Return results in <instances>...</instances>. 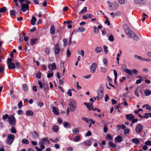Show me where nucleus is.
<instances>
[{"instance_id": "nucleus-39", "label": "nucleus", "mask_w": 151, "mask_h": 151, "mask_svg": "<svg viewBox=\"0 0 151 151\" xmlns=\"http://www.w3.org/2000/svg\"><path fill=\"white\" fill-rule=\"evenodd\" d=\"M72 132L74 134H77L79 132V130L78 128L74 129L72 130Z\"/></svg>"}, {"instance_id": "nucleus-29", "label": "nucleus", "mask_w": 151, "mask_h": 151, "mask_svg": "<svg viewBox=\"0 0 151 151\" xmlns=\"http://www.w3.org/2000/svg\"><path fill=\"white\" fill-rule=\"evenodd\" d=\"M82 143L83 144L85 143L86 145H87L88 147L90 146L91 145L90 140H87L85 142H83Z\"/></svg>"}, {"instance_id": "nucleus-52", "label": "nucleus", "mask_w": 151, "mask_h": 151, "mask_svg": "<svg viewBox=\"0 0 151 151\" xmlns=\"http://www.w3.org/2000/svg\"><path fill=\"white\" fill-rule=\"evenodd\" d=\"M9 116L8 115V114H6L4 115V116H3L2 117V119L4 120H5L7 118L8 119H9Z\"/></svg>"}, {"instance_id": "nucleus-5", "label": "nucleus", "mask_w": 151, "mask_h": 151, "mask_svg": "<svg viewBox=\"0 0 151 151\" xmlns=\"http://www.w3.org/2000/svg\"><path fill=\"white\" fill-rule=\"evenodd\" d=\"M19 3L21 4V6L22 7L21 11L23 12H25L27 9H28L29 6L27 4H23V2L25 0H19Z\"/></svg>"}, {"instance_id": "nucleus-43", "label": "nucleus", "mask_w": 151, "mask_h": 151, "mask_svg": "<svg viewBox=\"0 0 151 151\" xmlns=\"http://www.w3.org/2000/svg\"><path fill=\"white\" fill-rule=\"evenodd\" d=\"M6 7H4L0 9V12L3 13L5 12L6 10Z\"/></svg>"}, {"instance_id": "nucleus-49", "label": "nucleus", "mask_w": 151, "mask_h": 151, "mask_svg": "<svg viewBox=\"0 0 151 151\" xmlns=\"http://www.w3.org/2000/svg\"><path fill=\"white\" fill-rule=\"evenodd\" d=\"M138 116L141 118H145L147 119L149 118V116H147V115H145V116H142L140 114H139L138 115Z\"/></svg>"}, {"instance_id": "nucleus-44", "label": "nucleus", "mask_w": 151, "mask_h": 151, "mask_svg": "<svg viewBox=\"0 0 151 151\" xmlns=\"http://www.w3.org/2000/svg\"><path fill=\"white\" fill-rule=\"evenodd\" d=\"M50 52V49L49 48L47 47L45 49V52L47 55H49Z\"/></svg>"}, {"instance_id": "nucleus-63", "label": "nucleus", "mask_w": 151, "mask_h": 151, "mask_svg": "<svg viewBox=\"0 0 151 151\" xmlns=\"http://www.w3.org/2000/svg\"><path fill=\"white\" fill-rule=\"evenodd\" d=\"M132 73L134 74H137L138 73V71L136 69H133L132 70Z\"/></svg>"}, {"instance_id": "nucleus-51", "label": "nucleus", "mask_w": 151, "mask_h": 151, "mask_svg": "<svg viewBox=\"0 0 151 151\" xmlns=\"http://www.w3.org/2000/svg\"><path fill=\"white\" fill-rule=\"evenodd\" d=\"M103 47L104 52L106 54L108 53V51L107 49V47L106 46L104 45L103 46Z\"/></svg>"}, {"instance_id": "nucleus-60", "label": "nucleus", "mask_w": 151, "mask_h": 151, "mask_svg": "<svg viewBox=\"0 0 151 151\" xmlns=\"http://www.w3.org/2000/svg\"><path fill=\"white\" fill-rule=\"evenodd\" d=\"M145 144L147 145H151V141H146L145 142Z\"/></svg>"}, {"instance_id": "nucleus-33", "label": "nucleus", "mask_w": 151, "mask_h": 151, "mask_svg": "<svg viewBox=\"0 0 151 151\" xmlns=\"http://www.w3.org/2000/svg\"><path fill=\"white\" fill-rule=\"evenodd\" d=\"M107 69L104 67H101L100 68L101 72L102 73H105L107 71Z\"/></svg>"}, {"instance_id": "nucleus-21", "label": "nucleus", "mask_w": 151, "mask_h": 151, "mask_svg": "<svg viewBox=\"0 0 151 151\" xmlns=\"http://www.w3.org/2000/svg\"><path fill=\"white\" fill-rule=\"evenodd\" d=\"M132 142L137 145L140 143L139 139L136 138H133L132 139Z\"/></svg>"}, {"instance_id": "nucleus-8", "label": "nucleus", "mask_w": 151, "mask_h": 151, "mask_svg": "<svg viewBox=\"0 0 151 151\" xmlns=\"http://www.w3.org/2000/svg\"><path fill=\"white\" fill-rule=\"evenodd\" d=\"M97 65L96 63L93 62L92 63L90 68V72L91 73H94L97 68Z\"/></svg>"}, {"instance_id": "nucleus-58", "label": "nucleus", "mask_w": 151, "mask_h": 151, "mask_svg": "<svg viewBox=\"0 0 151 151\" xmlns=\"http://www.w3.org/2000/svg\"><path fill=\"white\" fill-rule=\"evenodd\" d=\"M129 132V129H126L124 130V134H128Z\"/></svg>"}, {"instance_id": "nucleus-46", "label": "nucleus", "mask_w": 151, "mask_h": 151, "mask_svg": "<svg viewBox=\"0 0 151 151\" xmlns=\"http://www.w3.org/2000/svg\"><path fill=\"white\" fill-rule=\"evenodd\" d=\"M11 132L13 133H16V131L15 129V127L12 126L11 129Z\"/></svg>"}, {"instance_id": "nucleus-40", "label": "nucleus", "mask_w": 151, "mask_h": 151, "mask_svg": "<svg viewBox=\"0 0 151 151\" xmlns=\"http://www.w3.org/2000/svg\"><path fill=\"white\" fill-rule=\"evenodd\" d=\"M82 119L83 120L86 121L87 123L89 122H90V119L86 117H83Z\"/></svg>"}, {"instance_id": "nucleus-10", "label": "nucleus", "mask_w": 151, "mask_h": 151, "mask_svg": "<svg viewBox=\"0 0 151 151\" xmlns=\"http://www.w3.org/2000/svg\"><path fill=\"white\" fill-rule=\"evenodd\" d=\"M142 129V126L140 124H138L136 127L135 128V131L136 132L139 133L140 132Z\"/></svg>"}, {"instance_id": "nucleus-42", "label": "nucleus", "mask_w": 151, "mask_h": 151, "mask_svg": "<svg viewBox=\"0 0 151 151\" xmlns=\"http://www.w3.org/2000/svg\"><path fill=\"white\" fill-rule=\"evenodd\" d=\"M64 62L63 61L60 62V68L61 69L64 68Z\"/></svg>"}, {"instance_id": "nucleus-3", "label": "nucleus", "mask_w": 151, "mask_h": 151, "mask_svg": "<svg viewBox=\"0 0 151 151\" xmlns=\"http://www.w3.org/2000/svg\"><path fill=\"white\" fill-rule=\"evenodd\" d=\"M8 121L9 124L12 126L15 125L16 119L14 116L12 115H10L9 117Z\"/></svg>"}, {"instance_id": "nucleus-15", "label": "nucleus", "mask_w": 151, "mask_h": 151, "mask_svg": "<svg viewBox=\"0 0 151 151\" xmlns=\"http://www.w3.org/2000/svg\"><path fill=\"white\" fill-rule=\"evenodd\" d=\"M52 108V111L55 114L57 115H58L59 114V113L58 108L56 107L53 106Z\"/></svg>"}, {"instance_id": "nucleus-38", "label": "nucleus", "mask_w": 151, "mask_h": 151, "mask_svg": "<svg viewBox=\"0 0 151 151\" xmlns=\"http://www.w3.org/2000/svg\"><path fill=\"white\" fill-rule=\"evenodd\" d=\"M108 143L110 147L114 148L116 147V145L113 142H109Z\"/></svg>"}, {"instance_id": "nucleus-34", "label": "nucleus", "mask_w": 151, "mask_h": 151, "mask_svg": "<svg viewBox=\"0 0 151 151\" xmlns=\"http://www.w3.org/2000/svg\"><path fill=\"white\" fill-rule=\"evenodd\" d=\"M110 42H113L114 40V38L112 35H110L108 38Z\"/></svg>"}, {"instance_id": "nucleus-11", "label": "nucleus", "mask_w": 151, "mask_h": 151, "mask_svg": "<svg viewBox=\"0 0 151 151\" xmlns=\"http://www.w3.org/2000/svg\"><path fill=\"white\" fill-rule=\"evenodd\" d=\"M55 49V53L57 55L60 52V49L59 47V45L58 43L56 44L54 47Z\"/></svg>"}, {"instance_id": "nucleus-1", "label": "nucleus", "mask_w": 151, "mask_h": 151, "mask_svg": "<svg viewBox=\"0 0 151 151\" xmlns=\"http://www.w3.org/2000/svg\"><path fill=\"white\" fill-rule=\"evenodd\" d=\"M125 31L129 38H133L136 40H139V37L136 35L135 33L133 32L130 30L128 27L126 28Z\"/></svg>"}, {"instance_id": "nucleus-32", "label": "nucleus", "mask_w": 151, "mask_h": 151, "mask_svg": "<svg viewBox=\"0 0 151 151\" xmlns=\"http://www.w3.org/2000/svg\"><path fill=\"white\" fill-rule=\"evenodd\" d=\"M80 136L79 135H77L76 137H74L73 139V141L75 142L78 141L80 139Z\"/></svg>"}, {"instance_id": "nucleus-24", "label": "nucleus", "mask_w": 151, "mask_h": 151, "mask_svg": "<svg viewBox=\"0 0 151 151\" xmlns=\"http://www.w3.org/2000/svg\"><path fill=\"white\" fill-rule=\"evenodd\" d=\"M36 21V19L34 17H32L31 20V23L32 25H34Z\"/></svg>"}, {"instance_id": "nucleus-12", "label": "nucleus", "mask_w": 151, "mask_h": 151, "mask_svg": "<svg viewBox=\"0 0 151 151\" xmlns=\"http://www.w3.org/2000/svg\"><path fill=\"white\" fill-rule=\"evenodd\" d=\"M48 68L49 69L52 70H55L57 68L56 64L55 63L49 65Z\"/></svg>"}, {"instance_id": "nucleus-57", "label": "nucleus", "mask_w": 151, "mask_h": 151, "mask_svg": "<svg viewBox=\"0 0 151 151\" xmlns=\"http://www.w3.org/2000/svg\"><path fill=\"white\" fill-rule=\"evenodd\" d=\"M94 32L95 34H96L98 33V32L99 31V29L98 28L96 27H94Z\"/></svg>"}, {"instance_id": "nucleus-50", "label": "nucleus", "mask_w": 151, "mask_h": 151, "mask_svg": "<svg viewBox=\"0 0 151 151\" xmlns=\"http://www.w3.org/2000/svg\"><path fill=\"white\" fill-rule=\"evenodd\" d=\"M114 75L115 76L114 81H115V83H116V79L117 78V73L115 70H114Z\"/></svg>"}, {"instance_id": "nucleus-14", "label": "nucleus", "mask_w": 151, "mask_h": 151, "mask_svg": "<svg viewBox=\"0 0 151 151\" xmlns=\"http://www.w3.org/2000/svg\"><path fill=\"white\" fill-rule=\"evenodd\" d=\"M134 2L136 4L141 5L145 3V0H134Z\"/></svg>"}, {"instance_id": "nucleus-7", "label": "nucleus", "mask_w": 151, "mask_h": 151, "mask_svg": "<svg viewBox=\"0 0 151 151\" xmlns=\"http://www.w3.org/2000/svg\"><path fill=\"white\" fill-rule=\"evenodd\" d=\"M69 105L71 111H74L76 107V104L75 102L73 101H70Z\"/></svg>"}, {"instance_id": "nucleus-35", "label": "nucleus", "mask_w": 151, "mask_h": 151, "mask_svg": "<svg viewBox=\"0 0 151 151\" xmlns=\"http://www.w3.org/2000/svg\"><path fill=\"white\" fill-rule=\"evenodd\" d=\"M80 52V50H78L77 51V52L78 54H79L80 55H82V56L83 57H84V54H85V52H84V51L83 50H81V53H79Z\"/></svg>"}, {"instance_id": "nucleus-20", "label": "nucleus", "mask_w": 151, "mask_h": 151, "mask_svg": "<svg viewBox=\"0 0 151 151\" xmlns=\"http://www.w3.org/2000/svg\"><path fill=\"white\" fill-rule=\"evenodd\" d=\"M59 127L57 125H54L52 127V129L54 132H57L58 130Z\"/></svg>"}, {"instance_id": "nucleus-45", "label": "nucleus", "mask_w": 151, "mask_h": 151, "mask_svg": "<svg viewBox=\"0 0 151 151\" xmlns=\"http://www.w3.org/2000/svg\"><path fill=\"white\" fill-rule=\"evenodd\" d=\"M16 12L14 10H12L10 11V15L11 16H14L15 15Z\"/></svg>"}, {"instance_id": "nucleus-47", "label": "nucleus", "mask_w": 151, "mask_h": 151, "mask_svg": "<svg viewBox=\"0 0 151 151\" xmlns=\"http://www.w3.org/2000/svg\"><path fill=\"white\" fill-rule=\"evenodd\" d=\"M53 76V72L52 71V73H48L47 74V77L49 78L52 77Z\"/></svg>"}, {"instance_id": "nucleus-41", "label": "nucleus", "mask_w": 151, "mask_h": 151, "mask_svg": "<svg viewBox=\"0 0 151 151\" xmlns=\"http://www.w3.org/2000/svg\"><path fill=\"white\" fill-rule=\"evenodd\" d=\"M22 87L23 90L25 91H27L28 90V87L26 84H24L23 85Z\"/></svg>"}, {"instance_id": "nucleus-6", "label": "nucleus", "mask_w": 151, "mask_h": 151, "mask_svg": "<svg viewBox=\"0 0 151 151\" xmlns=\"http://www.w3.org/2000/svg\"><path fill=\"white\" fill-rule=\"evenodd\" d=\"M119 6V5L117 3H112L110 4L108 8L109 10L113 11L117 9Z\"/></svg>"}, {"instance_id": "nucleus-17", "label": "nucleus", "mask_w": 151, "mask_h": 151, "mask_svg": "<svg viewBox=\"0 0 151 151\" xmlns=\"http://www.w3.org/2000/svg\"><path fill=\"white\" fill-rule=\"evenodd\" d=\"M8 64V68L9 69H12L15 68V64L13 63H9Z\"/></svg>"}, {"instance_id": "nucleus-16", "label": "nucleus", "mask_w": 151, "mask_h": 151, "mask_svg": "<svg viewBox=\"0 0 151 151\" xmlns=\"http://www.w3.org/2000/svg\"><path fill=\"white\" fill-rule=\"evenodd\" d=\"M37 40V38H32L30 41V43L31 45H35Z\"/></svg>"}, {"instance_id": "nucleus-19", "label": "nucleus", "mask_w": 151, "mask_h": 151, "mask_svg": "<svg viewBox=\"0 0 151 151\" xmlns=\"http://www.w3.org/2000/svg\"><path fill=\"white\" fill-rule=\"evenodd\" d=\"M95 51L96 53H99L103 51L102 48L100 47H97L95 50Z\"/></svg>"}, {"instance_id": "nucleus-26", "label": "nucleus", "mask_w": 151, "mask_h": 151, "mask_svg": "<svg viewBox=\"0 0 151 151\" xmlns=\"http://www.w3.org/2000/svg\"><path fill=\"white\" fill-rule=\"evenodd\" d=\"M26 114L27 116H32L34 114L33 111L29 110L27 111Z\"/></svg>"}, {"instance_id": "nucleus-25", "label": "nucleus", "mask_w": 151, "mask_h": 151, "mask_svg": "<svg viewBox=\"0 0 151 151\" xmlns=\"http://www.w3.org/2000/svg\"><path fill=\"white\" fill-rule=\"evenodd\" d=\"M85 29L83 27L80 26L78 28V30L77 32H83L85 31Z\"/></svg>"}, {"instance_id": "nucleus-31", "label": "nucleus", "mask_w": 151, "mask_h": 151, "mask_svg": "<svg viewBox=\"0 0 151 151\" xmlns=\"http://www.w3.org/2000/svg\"><path fill=\"white\" fill-rule=\"evenodd\" d=\"M143 108L146 107V109L147 110H151V107L148 104H145L143 106Z\"/></svg>"}, {"instance_id": "nucleus-36", "label": "nucleus", "mask_w": 151, "mask_h": 151, "mask_svg": "<svg viewBox=\"0 0 151 151\" xmlns=\"http://www.w3.org/2000/svg\"><path fill=\"white\" fill-rule=\"evenodd\" d=\"M22 142L23 144H28L29 142L28 140L26 139H23L22 141Z\"/></svg>"}, {"instance_id": "nucleus-59", "label": "nucleus", "mask_w": 151, "mask_h": 151, "mask_svg": "<svg viewBox=\"0 0 151 151\" xmlns=\"http://www.w3.org/2000/svg\"><path fill=\"white\" fill-rule=\"evenodd\" d=\"M15 64L16 65L17 67L19 69H20L21 66L20 63L19 62H16L15 63Z\"/></svg>"}, {"instance_id": "nucleus-64", "label": "nucleus", "mask_w": 151, "mask_h": 151, "mask_svg": "<svg viewBox=\"0 0 151 151\" xmlns=\"http://www.w3.org/2000/svg\"><path fill=\"white\" fill-rule=\"evenodd\" d=\"M22 106V102L20 101L18 103V107L19 109H20L21 108Z\"/></svg>"}, {"instance_id": "nucleus-28", "label": "nucleus", "mask_w": 151, "mask_h": 151, "mask_svg": "<svg viewBox=\"0 0 151 151\" xmlns=\"http://www.w3.org/2000/svg\"><path fill=\"white\" fill-rule=\"evenodd\" d=\"M87 11V8L86 7H84L83 9L81 10L79 13V14H82L85 13Z\"/></svg>"}, {"instance_id": "nucleus-62", "label": "nucleus", "mask_w": 151, "mask_h": 151, "mask_svg": "<svg viewBox=\"0 0 151 151\" xmlns=\"http://www.w3.org/2000/svg\"><path fill=\"white\" fill-rule=\"evenodd\" d=\"M12 60H13L11 58H8L7 61V63L8 64L12 63Z\"/></svg>"}, {"instance_id": "nucleus-55", "label": "nucleus", "mask_w": 151, "mask_h": 151, "mask_svg": "<svg viewBox=\"0 0 151 151\" xmlns=\"http://www.w3.org/2000/svg\"><path fill=\"white\" fill-rule=\"evenodd\" d=\"M103 62L105 66H106L107 63V60L106 59V58L104 59L103 60Z\"/></svg>"}, {"instance_id": "nucleus-61", "label": "nucleus", "mask_w": 151, "mask_h": 151, "mask_svg": "<svg viewBox=\"0 0 151 151\" xmlns=\"http://www.w3.org/2000/svg\"><path fill=\"white\" fill-rule=\"evenodd\" d=\"M118 1L121 4H124L125 3V0H118Z\"/></svg>"}, {"instance_id": "nucleus-2", "label": "nucleus", "mask_w": 151, "mask_h": 151, "mask_svg": "<svg viewBox=\"0 0 151 151\" xmlns=\"http://www.w3.org/2000/svg\"><path fill=\"white\" fill-rule=\"evenodd\" d=\"M45 143H47L48 144L50 143V142L49 140L46 137H44L39 142V144L41 148L42 149H45V147L44 145V144Z\"/></svg>"}, {"instance_id": "nucleus-22", "label": "nucleus", "mask_w": 151, "mask_h": 151, "mask_svg": "<svg viewBox=\"0 0 151 151\" xmlns=\"http://www.w3.org/2000/svg\"><path fill=\"white\" fill-rule=\"evenodd\" d=\"M122 139V138L121 136L119 135L115 138V140L117 142H121Z\"/></svg>"}, {"instance_id": "nucleus-4", "label": "nucleus", "mask_w": 151, "mask_h": 151, "mask_svg": "<svg viewBox=\"0 0 151 151\" xmlns=\"http://www.w3.org/2000/svg\"><path fill=\"white\" fill-rule=\"evenodd\" d=\"M15 138L14 136L12 134H9L8 135L6 139V143L8 145H10L13 142Z\"/></svg>"}, {"instance_id": "nucleus-37", "label": "nucleus", "mask_w": 151, "mask_h": 151, "mask_svg": "<svg viewBox=\"0 0 151 151\" xmlns=\"http://www.w3.org/2000/svg\"><path fill=\"white\" fill-rule=\"evenodd\" d=\"M73 89H69L68 90L67 94L70 96H72V91H73Z\"/></svg>"}, {"instance_id": "nucleus-18", "label": "nucleus", "mask_w": 151, "mask_h": 151, "mask_svg": "<svg viewBox=\"0 0 151 151\" xmlns=\"http://www.w3.org/2000/svg\"><path fill=\"white\" fill-rule=\"evenodd\" d=\"M144 93L146 96H148L151 94V91L148 89H145L144 91Z\"/></svg>"}, {"instance_id": "nucleus-48", "label": "nucleus", "mask_w": 151, "mask_h": 151, "mask_svg": "<svg viewBox=\"0 0 151 151\" xmlns=\"http://www.w3.org/2000/svg\"><path fill=\"white\" fill-rule=\"evenodd\" d=\"M33 136L35 138H36L38 137V135L37 133L35 131L32 134Z\"/></svg>"}, {"instance_id": "nucleus-30", "label": "nucleus", "mask_w": 151, "mask_h": 151, "mask_svg": "<svg viewBox=\"0 0 151 151\" xmlns=\"http://www.w3.org/2000/svg\"><path fill=\"white\" fill-rule=\"evenodd\" d=\"M124 71L126 73H127L131 75H132V70H130L128 68H126L125 69Z\"/></svg>"}, {"instance_id": "nucleus-53", "label": "nucleus", "mask_w": 151, "mask_h": 151, "mask_svg": "<svg viewBox=\"0 0 151 151\" xmlns=\"http://www.w3.org/2000/svg\"><path fill=\"white\" fill-rule=\"evenodd\" d=\"M138 88H136L135 89V91H134V94L137 97H138L139 96V95L138 92Z\"/></svg>"}, {"instance_id": "nucleus-56", "label": "nucleus", "mask_w": 151, "mask_h": 151, "mask_svg": "<svg viewBox=\"0 0 151 151\" xmlns=\"http://www.w3.org/2000/svg\"><path fill=\"white\" fill-rule=\"evenodd\" d=\"M4 70V68L3 66H0V73H2Z\"/></svg>"}, {"instance_id": "nucleus-13", "label": "nucleus", "mask_w": 151, "mask_h": 151, "mask_svg": "<svg viewBox=\"0 0 151 151\" xmlns=\"http://www.w3.org/2000/svg\"><path fill=\"white\" fill-rule=\"evenodd\" d=\"M126 118L128 120L131 121L134 118V116L132 114H129L126 115Z\"/></svg>"}, {"instance_id": "nucleus-9", "label": "nucleus", "mask_w": 151, "mask_h": 151, "mask_svg": "<svg viewBox=\"0 0 151 151\" xmlns=\"http://www.w3.org/2000/svg\"><path fill=\"white\" fill-rule=\"evenodd\" d=\"M103 89L102 88H100L98 91V95L97 97V99H101L103 96Z\"/></svg>"}, {"instance_id": "nucleus-54", "label": "nucleus", "mask_w": 151, "mask_h": 151, "mask_svg": "<svg viewBox=\"0 0 151 151\" xmlns=\"http://www.w3.org/2000/svg\"><path fill=\"white\" fill-rule=\"evenodd\" d=\"M36 77L39 79L41 78V73L40 72H39L36 75Z\"/></svg>"}, {"instance_id": "nucleus-23", "label": "nucleus", "mask_w": 151, "mask_h": 151, "mask_svg": "<svg viewBox=\"0 0 151 151\" xmlns=\"http://www.w3.org/2000/svg\"><path fill=\"white\" fill-rule=\"evenodd\" d=\"M55 29L53 25H52L51 26L50 29V33L51 34L53 35L55 33Z\"/></svg>"}, {"instance_id": "nucleus-27", "label": "nucleus", "mask_w": 151, "mask_h": 151, "mask_svg": "<svg viewBox=\"0 0 151 151\" xmlns=\"http://www.w3.org/2000/svg\"><path fill=\"white\" fill-rule=\"evenodd\" d=\"M44 89L45 91L48 90L49 88L47 82L44 83H43Z\"/></svg>"}]
</instances>
